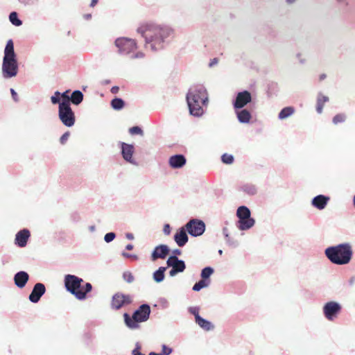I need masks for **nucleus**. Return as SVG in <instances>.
Segmentation results:
<instances>
[{"label": "nucleus", "instance_id": "obj_1", "mask_svg": "<svg viewBox=\"0 0 355 355\" xmlns=\"http://www.w3.org/2000/svg\"><path fill=\"white\" fill-rule=\"evenodd\" d=\"M138 32L145 38L146 44H150L151 50L156 51L163 47L164 40L169 36L171 30L153 23H146L138 28Z\"/></svg>", "mask_w": 355, "mask_h": 355}, {"label": "nucleus", "instance_id": "obj_2", "mask_svg": "<svg viewBox=\"0 0 355 355\" xmlns=\"http://www.w3.org/2000/svg\"><path fill=\"white\" fill-rule=\"evenodd\" d=\"M187 101L190 114L201 116L203 114L202 105L208 101L206 89L202 86L194 88L187 94Z\"/></svg>", "mask_w": 355, "mask_h": 355}, {"label": "nucleus", "instance_id": "obj_3", "mask_svg": "<svg viewBox=\"0 0 355 355\" xmlns=\"http://www.w3.org/2000/svg\"><path fill=\"white\" fill-rule=\"evenodd\" d=\"M352 254V246L348 243L329 247L325 250L327 257L331 263L337 265H345L349 263Z\"/></svg>", "mask_w": 355, "mask_h": 355}, {"label": "nucleus", "instance_id": "obj_4", "mask_svg": "<svg viewBox=\"0 0 355 355\" xmlns=\"http://www.w3.org/2000/svg\"><path fill=\"white\" fill-rule=\"evenodd\" d=\"M18 72V64L14 51V44L12 40L7 42L4 57L2 64V73L6 78H10L17 76Z\"/></svg>", "mask_w": 355, "mask_h": 355}, {"label": "nucleus", "instance_id": "obj_5", "mask_svg": "<svg viewBox=\"0 0 355 355\" xmlns=\"http://www.w3.org/2000/svg\"><path fill=\"white\" fill-rule=\"evenodd\" d=\"M83 282V279L73 275H67L64 277V284L67 290L80 300H85L87 293L92 289L90 283H86L84 286H82Z\"/></svg>", "mask_w": 355, "mask_h": 355}, {"label": "nucleus", "instance_id": "obj_6", "mask_svg": "<svg viewBox=\"0 0 355 355\" xmlns=\"http://www.w3.org/2000/svg\"><path fill=\"white\" fill-rule=\"evenodd\" d=\"M150 313V306L148 304H142L135 311L132 318H130L128 313H124L123 317L125 322L126 325L131 329L137 328V323L146 321L149 318Z\"/></svg>", "mask_w": 355, "mask_h": 355}, {"label": "nucleus", "instance_id": "obj_7", "mask_svg": "<svg viewBox=\"0 0 355 355\" xmlns=\"http://www.w3.org/2000/svg\"><path fill=\"white\" fill-rule=\"evenodd\" d=\"M58 116L62 123L67 127H71L76 121L74 112L72 111L70 103L62 101L59 103Z\"/></svg>", "mask_w": 355, "mask_h": 355}, {"label": "nucleus", "instance_id": "obj_8", "mask_svg": "<svg viewBox=\"0 0 355 355\" xmlns=\"http://www.w3.org/2000/svg\"><path fill=\"white\" fill-rule=\"evenodd\" d=\"M236 215L239 218L238 222L239 230H248L254 225V220L250 218V211L247 207H239L237 209Z\"/></svg>", "mask_w": 355, "mask_h": 355}, {"label": "nucleus", "instance_id": "obj_9", "mask_svg": "<svg viewBox=\"0 0 355 355\" xmlns=\"http://www.w3.org/2000/svg\"><path fill=\"white\" fill-rule=\"evenodd\" d=\"M132 302L133 296L132 295L117 292L112 296L110 306L112 309L119 310L131 304Z\"/></svg>", "mask_w": 355, "mask_h": 355}, {"label": "nucleus", "instance_id": "obj_10", "mask_svg": "<svg viewBox=\"0 0 355 355\" xmlns=\"http://www.w3.org/2000/svg\"><path fill=\"white\" fill-rule=\"evenodd\" d=\"M114 44L118 48L119 53L121 54H129L135 51L137 47L135 40L127 37L118 38Z\"/></svg>", "mask_w": 355, "mask_h": 355}, {"label": "nucleus", "instance_id": "obj_11", "mask_svg": "<svg viewBox=\"0 0 355 355\" xmlns=\"http://www.w3.org/2000/svg\"><path fill=\"white\" fill-rule=\"evenodd\" d=\"M188 233L193 236L202 235L205 230L204 222L197 219H192L184 226Z\"/></svg>", "mask_w": 355, "mask_h": 355}, {"label": "nucleus", "instance_id": "obj_12", "mask_svg": "<svg viewBox=\"0 0 355 355\" xmlns=\"http://www.w3.org/2000/svg\"><path fill=\"white\" fill-rule=\"evenodd\" d=\"M341 306L336 302H329L323 307V312L325 318L329 320H333L340 313Z\"/></svg>", "mask_w": 355, "mask_h": 355}, {"label": "nucleus", "instance_id": "obj_13", "mask_svg": "<svg viewBox=\"0 0 355 355\" xmlns=\"http://www.w3.org/2000/svg\"><path fill=\"white\" fill-rule=\"evenodd\" d=\"M252 96L249 92L243 91L238 93L236 100L234 103L235 108H242L248 103L251 102Z\"/></svg>", "mask_w": 355, "mask_h": 355}, {"label": "nucleus", "instance_id": "obj_14", "mask_svg": "<svg viewBox=\"0 0 355 355\" xmlns=\"http://www.w3.org/2000/svg\"><path fill=\"white\" fill-rule=\"evenodd\" d=\"M46 291L45 286L42 283H37L33 287L31 293L29 295V300L33 303H37Z\"/></svg>", "mask_w": 355, "mask_h": 355}, {"label": "nucleus", "instance_id": "obj_15", "mask_svg": "<svg viewBox=\"0 0 355 355\" xmlns=\"http://www.w3.org/2000/svg\"><path fill=\"white\" fill-rule=\"evenodd\" d=\"M169 253V249L166 245H159L157 246L151 254L152 261L157 259H164Z\"/></svg>", "mask_w": 355, "mask_h": 355}, {"label": "nucleus", "instance_id": "obj_16", "mask_svg": "<svg viewBox=\"0 0 355 355\" xmlns=\"http://www.w3.org/2000/svg\"><path fill=\"white\" fill-rule=\"evenodd\" d=\"M31 234L29 230L24 229L18 232L15 236V244L19 247H25L26 245L28 238Z\"/></svg>", "mask_w": 355, "mask_h": 355}, {"label": "nucleus", "instance_id": "obj_17", "mask_svg": "<svg viewBox=\"0 0 355 355\" xmlns=\"http://www.w3.org/2000/svg\"><path fill=\"white\" fill-rule=\"evenodd\" d=\"M134 153V146L131 144H128L124 142L121 143V153L123 158L130 162L133 163L132 155Z\"/></svg>", "mask_w": 355, "mask_h": 355}, {"label": "nucleus", "instance_id": "obj_18", "mask_svg": "<svg viewBox=\"0 0 355 355\" xmlns=\"http://www.w3.org/2000/svg\"><path fill=\"white\" fill-rule=\"evenodd\" d=\"M184 227H181L174 235V240L178 246H184L188 241V236Z\"/></svg>", "mask_w": 355, "mask_h": 355}, {"label": "nucleus", "instance_id": "obj_19", "mask_svg": "<svg viewBox=\"0 0 355 355\" xmlns=\"http://www.w3.org/2000/svg\"><path fill=\"white\" fill-rule=\"evenodd\" d=\"M28 279L29 275L26 272L20 271L15 275L14 282L18 288H22L26 286Z\"/></svg>", "mask_w": 355, "mask_h": 355}, {"label": "nucleus", "instance_id": "obj_20", "mask_svg": "<svg viewBox=\"0 0 355 355\" xmlns=\"http://www.w3.org/2000/svg\"><path fill=\"white\" fill-rule=\"evenodd\" d=\"M168 164L173 168H182L186 164V158L182 155H173L169 158Z\"/></svg>", "mask_w": 355, "mask_h": 355}, {"label": "nucleus", "instance_id": "obj_21", "mask_svg": "<svg viewBox=\"0 0 355 355\" xmlns=\"http://www.w3.org/2000/svg\"><path fill=\"white\" fill-rule=\"evenodd\" d=\"M330 198L323 195L315 196L312 200V205L317 209L321 210L325 208Z\"/></svg>", "mask_w": 355, "mask_h": 355}, {"label": "nucleus", "instance_id": "obj_22", "mask_svg": "<svg viewBox=\"0 0 355 355\" xmlns=\"http://www.w3.org/2000/svg\"><path fill=\"white\" fill-rule=\"evenodd\" d=\"M185 263L183 261L178 259L176 263L172 267L169 274L171 276H174L178 272H182L185 270Z\"/></svg>", "mask_w": 355, "mask_h": 355}, {"label": "nucleus", "instance_id": "obj_23", "mask_svg": "<svg viewBox=\"0 0 355 355\" xmlns=\"http://www.w3.org/2000/svg\"><path fill=\"white\" fill-rule=\"evenodd\" d=\"M329 101V98L326 96L319 94L317 97L316 111L318 113L321 114L324 105V103Z\"/></svg>", "mask_w": 355, "mask_h": 355}, {"label": "nucleus", "instance_id": "obj_24", "mask_svg": "<svg viewBox=\"0 0 355 355\" xmlns=\"http://www.w3.org/2000/svg\"><path fill=\"white\" fill-rule=\"evenodd\" d=\"M237 117L241 123H248L251 119V114L247 110L237 112Z\"/></svg>", "mask_w": 355, "mask_h": 355}, {"label": "nucleus", "instance_id": "obj_25", "mask_svg": "<svg viewBox=\"0 0 355 355\" xmlns=\"http://www.w3.org/2000/svg\"><path fill=\"white\" fill-rule=\"evenodd\" d=\"M83 94L79 90L74 91L72 93L71 96L70 98V101H71V103L75 105L80 104L83 101Z\"/></svg>", "mask_w": 355, "mask_h": 355}, {"label": "nucleus", "instance_id": "obj_26", "mask_svg": "<svg viewBox=\"0 0 355 355\" xmlns=\"http://www.w3.org/2000/svg\"><path fill=\"white\" fill-rule=\"evenodd\" d=\"M295 112V109L293 107H286L283 108L279 113V119H284L291 116Z\"/></svg>", "mask_w": 355, "mask_h": 355}, {"label": "nucleus", "instance_id": "obj_27", "mask_svg": "<svg viewBox=\"0 0 355 355\" xmlns=\"http://www.w3.org/2000/svg\"><path fill=\"white\" fill-rule=\"evenodd\" d=\"M196 322L202 329L209 331L213 328L211 322L201 318L200 316L197 317Z\"/></svg>", "mask_w": 355, "mask_h": 355}, {"label": "nucleus", "instance_id": "obj_28", "mask_svg": "<svg viewBox=\"0 0 355 355\" xmlns=\"http://www.w3.org/2000/svg\"><path fill=\"white\" fill-rule=\"evenodd\" d=\"M165 270L166 268L160 267L154 272L153 278L156 282H161L164 279Z\"/></svg>", "mask_w": 355, "mask_h": 355}, {"label": "nucleus", "instance_id": "obj_29", "mask_svg": "<svg viewBox=\"0 0 355 355\" xmlns=\"http://www.w3.org/2000/svg\"><path fill=\"white\" fill-rule=\"evenodd\" d=\"M124 101L121 98H115L111 101V105L114 110H121L124 107Z\"/></svg>", "mask_w": 355, "mask_h": 355}, {"label": "nucleus", "instance_id": "obj_30", "mask_svg": "<svg viewBox=\"0 0 355 355\" xmlns=\"http://www.w3.org/2000/svg\"><path fill=\"white\" fill-rule=\"evenodd\" d=\"M9 19L13 25L17 26H19L22 24L21 21L18 19L17 14L15 12H12L10 14Z\"/></svg>", "mask_w": 355, "mask_h": 355}, {"label": "nucleus", "instance_id": "obj_31", "mask_svg": "<svg viewBox=\"0 0 355 355\" xmlns=\"http://www.w3.org/2000/svg\"><path fill=\"white\" fill-rule=\"evenodd\" d=\"M209 281L207 282L205 279H201L198 282L196 283L193 287V290L195 291H199L200 289L207 286Z\"/></svg>", "mask_w": 355, "mask_h": 355}, {"label": "nucleus", "instance_id": "obj_32", "mask_svg": "<svg viewBox=\"0 0 355 355\" xmlns=\"http://www.w3.org/2000/svg\"><path fill=\"white\" fill-rule=\"evenodd\" d=\"M346 120V115L343 113H339L337 114L334 118H333V123L335 125H338V123H343Z\"/></svg>", "mask_w": 355, "mask_h": 355}, {"label": "nucleus", "instance_id": "obj_33", "mask_svg": "<svg viewBox=\"0 0 355 355\" xmlns=\"http://www.w3.org/2000/svg\"><path fill=\"white\" fill-rule=\"evenodd\" d=\"M214 272V270L210 267H206L201 272V277L203 279L209 278Z\"/></svg>", "mask_w": 355, "mask_h": 355}, {"label": "nucleus", "instance_id": "obj_34", "mask_svg": "<svg viewBox=\"0 0 355 355\" xmlns=\"http://www.w3.org/2000/svg\"><path fill=\"white\" fill-rule=\"evenodd\" d=\"M222 162L227 164H231L234 162V157L232 155L225 153L221 157Z\"/></svg>", "mask_w": 355, "mask_h": 355}, {"label": "nucleus", "instance_id": "obj_35", "mask_svg": "<svg viewBox=\"0 0 355 355\" xmlns=\"http://www.w3.org/2000/svg\"><path fill=\"white\" fill-rule=\"evenodd\" d=\"M123 279L128 283H132L135 280V277L132 272L126 271L123 275Z\"/></svg>", "mask_w": 355, "mask_h": 355}, {"label": "nucleus", "instance_id": "obj_36", "mask_svg": "<svg viewBox=\"0 0 355 355\" xmlns=\"http://www.w3.org/2000/svg\"><path fill=\"white\" fill-rule=\"evenodd\" d=\"M129 132L131 135H144L143 130L139 126H134V127L130 128L129 129Z\"/></svg>", "mask_w": 355, "mask_h": 355}, {"label": "nucleus", "instance_id": "obj_37", "mask_svg": "<svg viewBox=\"0 0 355 355\" xmlns=\"http://www.w3.org/2000/svg\"><path fill=\"white\" fill-rule=\"evenodd\" d=\"M178 259V258L176 256L170 257L166 261L168 266L173 267L176 263Z\"/></svg>", "mask_w": 355, "mask_h": 355}, {"label": "nucleus", "instance_id": "obj_38", "mask_svg": "<svg viewBox=\"0 0 355 355\" xmlns=\"http://www.w3.org/2000/svg\"><path fill=\"white\" fill-rule=\"evenodd\" d=\"M70 135V133L69 132H66L65 133H64L60 139V142L61 144L64 145L66 144L67 141L69 139V137Z\"/></svg>", "mask_w": 355, "mask_h": 355}, {"label": "nucleus", "instance_id": "obj_39", "mask_svg": "<svg viewBox=\"0 0 355 355\" xmlns=\"http://www.w3.org/2000/svg\"><path fill=\"white\" fill-rule=\"evenodd\" d=\"M172 352V349L166 347L165 345L162 346V352L159 353V355H169Z\"/></svg>", "mask_w": 355, "mask_h": 355}, {"label": "nucleus", "instance_id": "obj_40", "mask_svg": "<svg viewBox=\"0 0 355 355\" xmlns=\"http://www.w3.org/2000/svg\"><path fill=\"white\" fill-rule=\"evenodd\" d=\"M115 238V234L113 232H110L105 234L104 239L107 243H109L114 240Z\"/></svg>", "mask_w": 355, "mask_h": 355}, {"label": "nucleus", "instance_id": "obj_41", "mask_svg": "<svg viewBox=\"0 0 355 355\" xmlns=\"http://www.w3.org/2000/svg\"><path fill=\"white\" fill-rule=\"evenodd\" d=\"M60 94L59 92H56L55 93V96H51V100L52 103L57 104V103H60V98H59Z\"/></svg>", "mask_w": 355, "mask_h": 355}, {"label": "nucleus", "instance_id": "obj_42", "mask_svg": "<svg viewBox=\"0 0 355 355\" xmlns=\"http://www.w3.org/2000/svg\"><path fill=\"white\" fill-rule=\"evenodd\" d=\"M122 255L124 257H126V258H130V259H132L133 260H137L138 259V256L136 255V254H128L127 252H123L122 253Z\"/></svg>", "mask_w": 355, "mask_h": 355}, {"label": "nucleus", "instance_id": "obj_43", "mask_svg": "<svg viewBox=\"0 0 355 355\" xmlns=\"http://www.w3.org/2000/svg\"><path fill=\"white\" fill-rule=\"evenodd\" d=\"M67 93H68V91L64 92L62 94L61 96L62 98V101H68L70 103V98L69 97V96L67 95Z\"/></svg>", "mask_w": 355, "mask_h": 355}, {"label": "nucleus", "instance_id": "obj_44", "mask_svg": "<svg viewBox=\"0 0 355 355\" xmlns=\"http://www.w3.org/2000/svg\"><path fill=\"white\" fill-rule=\"evenodd\" d=\"M190 312L195 315L196 321L197 320V317L200 316L198 314V309L197 308H192L190 309Z\"/></svg>", "mask_w": 355, "mask_h": 355}, {"label": "nucleus", "instance_id": "obj_45", "mask_svg": "<svg viewBox=\"0 0 355 355\" xmlns=\"http://www.w3.org/2000/svg\"><path fill=\"white\" fill-rule=\"evenodd\" d=\"M10 92H11L12 97L13 100H14L15 101H19L18 95H17V94L16 93V92H15L13 89H10Z\"/></svg>", "mask_w": 355, "mask_h": 355}, {"label": "nucleus", "instance_id": "obj_46", "mask_svg": "<svg viewBox=\"0 0 355 355\" xmlns=\"http://www.w3.org/2000/svg\"><path fill=\"white\" fill-rule=\"evenodd\" d=\"M132 355H144L140 352V348L137 347L132 351Z\"/></svg>", "mask_w": 355, "mask_h": 355}, {"label": "nucleus", "instance_id": "obj_47", "mask_svg": "<svg viewBox=\"0 0 355 355\" xmlns=\"http://www.w3.org/2000/svg\"><path fill=\"white\" fill-rule=\"evenodd\" d=\"M119 87L117 86H114L111 88V92L112 94H117L119 92Z\"/></svg>", "mask_w": 355, "mask_h": 355}, {"label": "nucleus", "instance_id": "obj_48", "mask_svg": "<svg viewBox=\"0 0 355 355\" xmlns=\"http://www.w3.org/2000/svg\"><path fill=\"white\" fill-rule=\"evenodd\" d=\"M164 231L166 234H168L170 233V226L169 225H166L164 228Z\"/></svg>", "mask_w": 355, "mask_h": 355}, {"label": "nucleus", "instance_id": "obj_49", "mask_svg": "<svg viewBox=\"0 0 355 355\" xmlns=\"http://www.w3.org/2000/svg\"><path fill=\"white\" fill-rule=\"evenodd\" d=\"M144 57V53H137V54H135L133 58H143Z\"/></svg>", "mask_w": 355, "mask_h": 355}, {"label": "nucleus", "instance_id": "obj_50", "mask_svg": "<svg viewBox=\"0 0 355 355\" xmlns=\"http://www.w3.org/2000/svg\"><path fill=\"white\" fill-rule=\"evenodd\" d=\"M98 0H92L90 6L94 7L98 3Z\"/></svg>", "mask_w": 355, "mask_h": 355}, {"label": "nucleus", "instance_id": "obj_51", "mask_svg": "<svg viewBox=\"0 0 355 355\" xmlns=\"http://www.w3.org/2000/svg\"><path fill=\"white\" fill-rule=\"evenodd\" d=\"M217 62H218V59L217 58H214L211 60V62H210L209 65L212 66L213 64H216Z\"/></svg>", "mask_w": 355, "mask_h": 355}, {"label": "nucleus", "instance_id": "obj_52", "mask_svg": "<svg viewBox=\"0 0 355 355\" xmlns=\"http://www.w3.org/2000/svg\"><path fill=\"white\" fill-rule=\"evenodd\" d=\"M128 250H132L133 249V245L128 244L125 247Z\"/></svg>", "mask_w": 355, "mask_h": 355}, {"label": "nucleus", "instance_id": "obj_53", "mask_svg": "<svg viewBox=\"0 0 355 355\" xmlns=\"http://www.w3.org/2000/svg\"><path fill=\"white\" fill-rule=\"evenodd\" d=\"M181 252H181V250H178V249L175 250L173 251V254H177V255H180V254H181Z\"/></svg>", "mask_w": 355, "mask_h": 355}, {"label": "nucleus", "instance_id": "obj_54", "mask_svg": "<svg viewBox=\"0 0 355 355\" xmlns=\"http://www.w3.org/2000/svg\"><path fill=\"white\" fill-rule=\"evenodd\" d=\"M127 238L129 239H134V236L132 234H127Z\"/></svg>", "mask_w": 355, "mask_h": 355}, {"label": "nucleus", "instance_id": "obj_55", "mask_svg": "<svg viewBox=\"0 0 355 355\" xmlns=\"http://www.w3.org/2000/svg\"><path fill=\"white\" fill-rule=\"evenodd\" d=\"M325 78H326V75H325V74H322V75H320V80H324Z\"/></svg>", "mask_w": 355, "mask_h": 355}, {"label": "nucleus", "instance_id": "obj_56", "mask_svg": "<svg viewBox=\"0 0 355 355\" xmlns=\"http://www.w3.org/2000/svg\"><path fill=\"white\" fill-rule=\"evenodd\" d=\"M92 15L90 14L85 15V18L86 19H89L91 18Z\"/></svg>", "mask_w": 355, "mask_h": 355}, {"label": "nucleus", "instance_id": "obj_57", "mask_svg": "<svg viewBox=\"0 0 355 355\" xmlns=\"http://www.w3.org/2000/svg\"><path fill=\"white\" fill-rule=\"evenodd\" d=\"M226 232H227V229H226V228H224V229H223V232H224V234H225V236H226V237H227V236H228V234L226 233Z\"/></svg>", "mask_w": 355, "mask_h": 355}, {"label": "nucleus", "instance_id": "obj_58", "mask_svg": "<svg viewBox=\"0 0 355 355\" xmlns=\"http://www.w3.org/2000/svg\"><path fill=\"white\" fill-rule=\"evenodd\" d=\"M148 355H159V354L157 353H155V352H150V353H149Z\"/></svg>", "mask_w": 355, "mask_h": 355}, {"label": "nucleus", "instance_id": "obj_59", "mask_svg": "<svg viewBox=\"0 0 355 355\" xmlns=\"http://www.w3.org/2000/svg\"><path fill=\"white\" fill-rule=\"evenodd\" d=\"M295 0H286V1L288 3H291L293 2H294Z\"/></svg>", "mask_w": 355, "mask_h": 355}, {"label": "nucleus", "instance_id": "obj_60", "mask_svg": "<svg viewBox=\"0 0 355 355\" xmlns=\"http://www.w3.org/2000/svg\"><path fill=\"white\" fill-rule=\"evenodd\" d=\"M353 202H354V206L355 207V196H354V199H353Z\"/></svg>", "mask_w": 355, "mask_h": 355}]
</instances>
